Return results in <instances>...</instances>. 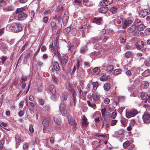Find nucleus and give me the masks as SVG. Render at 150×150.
<instances>
[{"label": "nucleus", "mask_w": 150, "mask_h": 150, "mask_svg": "<svg viewBox=\"0 0 150 150\" xmlns=\"http://www.w3.org/2000/svg\"><path fill=\"white\" fill-rule=\"evenodd\" d=\"M9 29L13 32H18L22 30V27L20 24L13 23L10 27Z\"/></svg>", "instance_id": "f257e3e1"}, {"label": "nucleus", "mask_w": 150, "mask_h": 150, "mask_svg": "<svg viewBox=\"0 0 150 150\" xmlns=\"http://www.w3.org/2000/svg\"><path fill=\"white\" fill-rule=\"evenodd\" d=\"M138 113V112L136 109H133L126 110V116L128 118H129L132 117H134Z\"/></svg>", "instance_id": "f03ea898"}, {"label": "nucleus", "mask_w": 150, "mask_h": 150, "mask_svg": "<svg viewBox=\"0 0 150 150\" xmlns=\"http://www.w3.org/2000/svg\"><path fill=\"white\" fill-rule=\"evenodd\" d=\"M102 115L105 121L108 122L109 120L110 113L107 111L105 108L101 110Z\"/></svg>", "instance_id": "7ed1b4c3"}, {"label": "nucleus", "mask_w": 150, "mask_h": 150, "mask_svg": "<svg viewBox=\"0 0 150 150\" xmlns=\"http://www.w3.org/2000/svg\"><path fill=\"white\" fill-rule=\"evenodd\" d=\"M133 21V18L131 17L125 20L124 22L122 23V27L123 28H127L128 25L132 23Z\"/></svg>", "instance_id": "20e7f679"}, {"label": "nucleus", "mask_w": 150, "mask_h": 150, "mask_svg": "<svg viewBox=\"0 0 150 150\" xmlns=\"http://www.w3.org/2000/svg\"><path fill=\"white\" fill-rule=\"evenodd\" d=\"M83 23L81 25V26L80 27L81 29H83L82 30V36H84V34L85 32L88 33L89 31V29L91 28V26L89 25L88 26L85 25V24L83 25Z\"/></svg>", "instance_id": "39448f33"}, {"label": "nucleus", "mask_w": 150, "mask_h": 150, "mask_svg": "<svg viewBox=\"0 0 150 150\" xmlns=\"http://www.w3.org/2000/svg\"><path fill=\"white\" fill-rule=\"evenodd\" d=\"M142 118L145 124H149L150 123V115L149 114L144 113Z\"/></svg>", "instance_id": "423d86ee"}, {"label": "nucleus", "mask_w": 150, "mask_h": 150, "mask_svg": "<svg viewBox=\"0 0 150 150\" xmlns=\"http://www.w3.org/2000/svg\"><path fill=\"white\" fill-rule=\"evenodd\" d=\"M59 110L63 116H65L67 114V111L64 104L61 103L60 105Z\"/></svg>", "instance_id": "0eeeda50"}, {"label": "nucleus", "mask_w": 150, "mask_h": 150, "mask_svg": "<svg viewBox=\"0 0 150 150\" xmlns=\"http://www.w3.org/2000/svg\"><path fill=\"white\" fill-rule=\"evenodd\" d=\"M102 67H103L104 69L109 73H110L113 71L114 69L112 65H110L106 67L103 65L102 66Z\"/></svg>", "instance_id": "6e6552de"}, {"label": "nucleus", "mask_w": 150, "mask_h": 150, "mask_svg": "<svg viewBox=\"0 0 150 150\" xmlns=\"http://www.w3.org/2000/svg\"><path fill=\"white\" fill-rule=\"evenodd\" d=\"M47 91L48 93L50 94L56 93V90L54 87L52 85H50L48 87Z\"/></svg>", "instance_id": "1a4fd4ad"}, {"label": "nucleus", "mask_w": 150, "mask_h": 150, "mask_svg": "<svg viewBox=\"0 0 150 150\" xmlns=\"http://www.w3.org/2000/svg\"><path fill=\"white\" fill-rule=\"evenodd\" d=\"M68 57L66 56H63L62 58L60 60V62L62 66L63 67L65 66V64L67 63Z\"/></svg>", "instance_id": "9d476101"}, {"label": "nucleus", "mask_w": 150, "mask_h": 150, "mask_svg": "<svg viewBox=\"0 0 150 150\" xmlns=\"http://www.w3.org/2000/svg\"><path fill=\"white\" fill-rule=\"evenodd\" d=\"M26 14L24 13H21L18 14V18L19 21H22L25 19Z\"/></svg>", "instance_id": "9b49d317"}, {"label": "nucleus", "mask_w": 150, "mask_h": 150, "mask_svg": "<svg viewBox=\"0 0 150 150\" xmlns=\"http://www.w3.org/2000/svg\"><path fill=\"white\" fill-rule=\"evenodd\" d=\"M112 2V0H103L100 3V5L107 6L111 4Z\"/></svg>", "instance_id": "f8f14e48"}, {"label": "nucleus", "mask_w": 150, "mask_h": 150, "mask_svg": "<svg viewBox=\"0 0 150 150\" xmlns=\"http://www.w3.org/2000/svg\"><path fill=\"white\" fill-rule=\"evenodd\" d=\"M81 121V125L83 127H86L88 124L87 119L85 116L83 117Z\"/></svg>", "instance_id": "ddd939ff"}, {"label": "nucleus", "mask_w": 150, "mask_h": 150, "mask_svg": "<svg viewBox=\"0 0 150 150\" xmlns=\"http://www.w3.org/2000/svg\"><path fill=\"white\" fill-rule=\"evenodd\" d=\"M103 20L101 18H94L92 20V22L96 24H99L101 23Z\"/></svg>", "instance_id": "4468645a"}, {"label": "nucleus", "mask_w": 150, "mask_h": 150, "mask_svg": "<svg viewBox=\"0 0 150 150\" xmlns=\"http://www.w3.org/2000/svg\"><path fill=\"white\" fill-rule=\"evenodd\" d=\"M106 6H103L101 7L98 10L99 12L103 13H106L108 10V7Z\"/></svg>", "instance_id": "2eb2a0df"}, {"label": "nucleus", "mask_w": 150, "mask_h": 150, "mask_svg": "<svg viewBox=\"0 0 150 150\" xmlns=\"http://www.w3.org/2000/svg\"><path fill=\"white\" fill-rule=\"evenodd\" d=\"M140 97L143 100H148L150 98L149 95L145 92H142L141 95Z\"/></svg>", "instance_id": "dca6fc26"}, {"label": "nucleus", "mask_w": 150, "mask_h": 150, "mask_svg": "<svg viewBox=\"0 0 150 150\" xmlns=\"http://www.w3.org/2000/svg\"><path fill=\"white\" fill-rule=\"evenodd\" d=\"M91 96L93 99V100H98L100 98V95L96 92H93Z\"/></svg>", "instance_id": "f3484780"}, {"label": "nucleus", "mask_w": 150, "mask_h": 150, "mask_svg": "<svg viewBox=\"0 0 150 150\" xmlns=\"http://www.w3.org/2000/svg\"><path fill=\"white\" fill-rule=\"evenodd\" d=\"M136 29L135 25H133L129 27L127 29V31L129 33H132L134 32Z\"/></svg>", "instance_id": "a211bd4d"}, {"label": "nucleus", "mask_w": 150, "mask_h": 150, "mask_svg": "<svg viewBox=\"0 0 150 150\" xmlns=\"http://www.w3.org/2000/svg\"><path fill=\"white\" fill-rule=\"evenodd\" d=\"M141 21H139L137 26V29L139 31H142L145 28V26L143 24H140Z\"/></svg>", "instance_id": "6ab92c4d"}, {"label": "nucleus", "mask_w": 150, "mask_h": 150, "mask_svg": "<svg viewBox=\"0 0 150 150\" xmlns=\"http://www.w3.org/2000/svg\"><path fill=\"white\" fill-rule=\"evenodd\" d=\"M113 18H114V20H115V23H116L118 24H121L122 22H123L122 19L120 17L117 16V18H116V17H114Z\"/></svg>", "instance_id": "aec40b11"}, {"label": "nucleus", "mask_w": 150, "mask_h": 150, "mask_svg": "<svg viewBox=\"0 0 150 150\" xmlns=\"http://www.w3.org/2000/svg\"><path fill=\"white\" fill-rule=\"evenodd\" d=\"M42 123L43 126H44V127L43 128V130H44L45 128L48 127L49 125V121L47 120L45 118L43 119Z\"/></svg>", "instance_id": "412c9836"}, {"label": "nucleus", "mask_w": 150, "mask_h": 150, "mask_svg": "<svg viewBox=\"0 0 150 150\" xmlns=\"http://www.w3.org/2000/svg\"><path fill=\"white\" fill-rule=\"evenodd\" d=\"M142 87L144 88H146L149 86V83L148 81H144L141 82Z\"/></svg>", "instance_id": "4be33fe9"}, {"label": "nucleus", "mask_w": 150, "mask_h": 150, "mask_svg": "<svg viewBox=\"0 0 150 150\" xmlns=\"http://www.w3.org/2000/svg\"><path fill=\"white\" fill-rule=\"evenodd\" d=\"M68 88L69 91L72 95L75 94V92L74 90V88L70 83H68Z\"/></svg>", "instance_id": "5701e85b"}, {"label": "nucleus", "mask_w": 150, "mask_h": 150, "mask_svg": "<svg viewBox=\"0 0 150 150\" xmlns=\"http://www.w3.org/2000/svg\"><path fill=\"white\" fill-rule=\"evenodd\" d=\"M67 119L68 120L69 123L70 125H76V122L74 119H71L70 117L69 116L67 117Z\"/></svg>", "instance_id": "b1692460"}, {"label": "nucleus", "mask_w": 150, "mask_h": 150, "mask_svg": "<svg viewBox=\"0 0 150 150\" xmlns=\"http://www.w3.org/2000/svg\"><path fill=\"white\" fill-rule=\"evenodd\" d=\"M69 18V16L64 14L63 18V23L64 25H65L67 22Z\"/></svg>", "instance_id": "393cba45"}, {"label": "nucleus", "mask_w": 150, "mask_h": 150, "mask_svg": "<svg viewBox=\"0 0 150 150\" xmlns=\"http://www.w3.org/2000/svg\"><path fill=\"white\" fill-rule=\"evenodd\" d=\"M53 119L54 122L57 125H60L61 123V122L60 118L57 117H53Z\"/></svg>", "instance_id": "a878e982"}, {"label": "nucleus", "mask_w": 150, "mask_h": 150, "mask_svg": "<svg viewBox=\"0 0 150 150\" xmlns=\"http://www.w3.org/2000/svg\"><path fill=\"white\" fill-rule=\"evenodd\" d=\"M53 67L54 69L56 71H58L60 69L59 64L57 62H55L53 64Z\"/></svg>", "instance_id": "bb28decb"}, {"label": "nucleus", "mask_w": 150, "mask_h": 150, "mask_svg": "<svg viewBox=\"0 0 150 150\" xmlns=\"http://www.w3.org/2000/svg\"><path fill=\"white\" fill-rule=\"evenodd\" d=\"M103 87L104 90L106 91H108L110 88L109 83H106L104 84Z\"/></svg>", "instance_id": "cd10ccee"}, {"label": "nucleus", "mask_w": 150, "mask_h": 150, "mask_svg": "<svg viewBox=\"0 0 150 150\" xmlns=\"http://www.w3.org/2000/svg\"><path fill=\"white\" fill-rule=\"evenodd\" d=\"M132 56V53L130 51H127L125 54V57L127 58H131Z\"/></svg>", "instance_id": "c85d7f7f"}, {"label": "nucleus", "mask_w": 150, "mask_h": 150, "mask_svg": "<svg viewBox=\"0 0 150 150\" xmlns=\"http://www.w3.org/2000/svg\"><path fill=\"white\" fill-rule=\"evenodd\" d=\"M148 14V13L146 11V10L141 11L139 13V16L142 17H144Z\"/></svg>", "instance_id": "c756f323"}, {"label": "nucleus", "mask_w": 150, "mask_h": 150, "mask_svg": "<svg viewBox=\"0 0 150 150\" xmlns=\"http://www.w3.org/2000/svg\"><path fill=\"white\" fill-rule=\"evenodd\" d=\"M100 71V69L98 67H95L94 68L93 73L94 75L98 74Z\"/></svg>", "instance_id": "7c9ffc66"}, {"label": "nucleus", "mask_w": 150, "mask_h": 150, "mask_svg": "<svg viewBox=\"0 0 150 150\" xmlns=\"http://www.w3.org/2000/svg\"><path fill=\"white\" fill-rule=\"evenodd\" d=\"M93 90L94 91L96 90L98 86V84L97 82H93L92 83Z\"/></svg>", "instance_id": "2f4dec72"}, {"label": "nucleus", "mask_w": 150, "mask_h": 150, "mask_svg": "<svg viewBox=\"0 0 150 150\" xmlns=\"http://www.w3.org/2000/svg\"><path fill=\"white\" fill-rule=\"evenodd\" d=\"M117 10V8L115 7L114 6L110 9V11L112 14H115Z\"/></svg>", "instance_id": "473e14b6"}, {"label": "nucleus", "mask_w": 150, "mask_h": 150, "mask_svg": "<svg viewBox=\"0 0 150 150\" xmlns=\"http://www.w3.org/2000/svg\"><path fill=\"white\" fill-rule=\"evenodd\" d=\"M73 44L74 45L75 47L76 48L80 43L79 41L78 40H76L73 42Z\"/></svg>", "instance_id": "72a5a7b5"}, {"label": "nucleus", "mask_w": 150, "mask_h": 150, "mask_svg": "<svg viewBox=\"0 0 150 150\" xmlns=\"http://www.w3.org/2000/svg\"><path fill=\"white\" fill-rule=\"evenodd\" d=\"M87 50V47L86 46L82 47L81 49L80 52L82 53H84Z\"/></svg>", "instance_id": "f704fd0d"}, {"label": "nucleus", "mask_w": 150, "mask_h": 150, "mask_svg": "<svg viewBox=\"0 0 150 150\" xmlns=\"http://www.w3.org/2000/svg\"><path fill=\"white\" fill-rule=\"evenodd\" d=\"M69 50L71 51H72L71 52H74V50L76 48L75 47L74 45L73 44H70L69 45Z\"/></svg>", "instance_id": "c9c22d12"}, {"label": "nucleus", "mask_w": 150, "mask_h": 150, "mask_svg": "<svg viewBox=\"0 0 150 150\" xmlns=\"http://www.w3.org/2000/svg\"><path fill=\"white\" fill-rule=\"evenodd\" d=\"M51 25L52 30H55L56 28L55 23L54 21H51Z\"/></svg>", "instance_id": "e433bc0d"}, {"label": "nucleus", "mask_w": 150, "mask_h": 150, "mask_svg": "<svg viewBox=\"0 0 150 150\" xmlns=\"http://www.w3.org/2000/svg\"><path fill=\"white\" fill-rule=\"evenodd\" d=\"M150 74V70H145L143 73V75L145 77H146L149 75Z\"/></svg>", "instance_id": "4c0bfd02"}, {"label": "nucleus", "mask_w": 150, "mask_h": 150, "mask_svg": "<svg viewBox=\"0 0 150 150\" xmlns=\"http://www.w3.org/2000/svg\"><path fill=\"white\" fill-rule=\"evenodd\" d=\"M130 145L129 142V141H127L123 144V146L124 148H126L128 147Z\"/></svg>", "instance_id": "58836bf2"}, {"label": "nucleus", "mask_w": 150, "mask_h": 150, "mask_svg": "<svg viewBox=\"0 0 150 150\" xmlns=\"http://www.w3.org/2000/svg\"><path fill=\"white\" fill-rule=\"evenodd\" d=\"M121 71L120 69H116L114 70L113 72V74L118 75L121 74Z\"/></svg>", "instance_id": "ea45409f"}, {"label": "nucleus", "mask_w": 150, "mask_h": 150, "mask_svg": "<svg viewBox=\"0 0 150 150\" xmlns=\"http://www.w3.org/2000/svg\"><path fill=\"white\" fill-rule=\"evenodd\" d=\"M6 8L7 11H11L13 10L14 7L12 5H9L7 6Z\"/></svg>", "instance_id": "a19ab883"}, {"label": "nucleus", "mask_w": 150, "mask_h": 150, "mask_svg": "<svg viewBox=\"0 0 150 150\" xmlns=\"http://www.w3.org/2000/svg\"><path fill=\"white\" fill-rule=\"evenodd\" d=\"M23 8H17L16 11V13L18 14L19 13H24L23 12Z\"/></svg>", "instance_id": "79ce46f5"}, {"label": "nucleus", "mask_w": 150, "mask_h": 150, "mask_svg": "<svg viewBox=\"0 0 150 150\" xmlns=\"http://www.w3.org/2000/svg\"><path fill=\"white\" fill-rule=\"evenodd\" d=\"M15 139L16 144L20 143L21 142V139L19 136L16 135L15 137Z\"/></svg>", "instance_id": "37998d69"}, {"label": "nucleus", "mask_w": 150, "mask_h": 150, "mask_svg": "<svg viewBox=\"0 0 150 150\" xmlns=\"http://www.w3.org/2000/svg\"><path fill=\"white\" fill-rule=\"evenodd\" d=\"M106 74L104 73L102 74V76L100 77V79L102 81H105V78Z\"/></svg>", "instance_id": "c03bdc74"}, {"label": "nucleus", "mask_w": 150, "mask_h": 150, "mask_svg": "<svg viewBox=\"0 0 150 150\" xmlns=\"http://www.w3.org/2000/svg\"><path fill=\"white\" fill-rule=\"evenodd\" d=\"M98 40V38L96 37L93 38L91 39V41L93 43H95L97 42Z\"/></svg>", "instance_id": "a18cd8bd"}, {"label": "nucleus", "mask_w": 150, "mask_h": 150, "mask_svg": "<svg viewBox=\"0 0 150 150\" xmlns=\"http://www.w3.org/2000/svg\"><path fill=\"white\" fill-rule=\"evenodd\" d=\"M8 59V58L6 56H3L1 59V62L3 64H4L5 61Z\"/></svg>", "instance_id": "49530a36"}, {"label": "nucleus", "mask_w": 150, "mask_h": 150, "mask_svg": "<svg viewBox=\"0 0 150 150\" xmlns=\"http://www.w3.org/2000/svg\"><path fill=\"white\" fill-rule=\"evenodd\" d=\"M73 101H74V105H75L76 102V98L75 94L72 95Z\"/></svg>", "instance_id": "de8ad7c7"}, {"label": "nucleus", "mask_w": 150, "mask_h": 150, "mask_svg": "<svg viewBox=\"0 0 150 150\" xmlns=\"http://www.w3.org/2000/svg\"><path fill=\"white\" fill-rule=\"evenodd\" d=\"M125 98V97L124 96H120L118 97V99L120 101H123Z\"/></svg>", "instance_id": "09e8293b"}, {"label": "nucleus", "mask_w": 150, "mask_h": 150, "mask_svg": "<svg viewBox=\"0 0 150 150\" xmlns=\"http://www.w3.org/2000/svg\"><path fill=\"white\" fill-rule=\"evenodd\" d=\"M117 113L114 112L112 113L111 115V117L113 119H115L116 115H117Z\"/></svg>", "instance_id": "8fccbe9b"}, {"label": "nucleus", "mask_w": 150, "mask_h": 150, "mask_svg": "<svg viewBox=\"0 0 150 150\" xmlns=\"http://www.w3.org/2000/svg\"><path fill=\"white\" fill-rule=\"evenodd\" d=\"M145 33L147 35H149L150 34V28H147L144 31Z\"/></svg>", "instance_id": "3c124183"}, {"label": "nucleus", "mask_w": 150, "mask_h": 150, "mask_svg": "<svg viewBox=\"0 0 150 150\" xmlns=\"http://www.w3.org/2000/svg\"><path fill=\"white\" fill-rule=\"evenodd\" d=\"M117 122V120H113L111 121V125L112 126H113L115 125Z\"/></svg>", "instance_id": "603ef678"}, {"label": "nucleus", "mask_w": 150, "mask_h": 150, "mask_svg": "<svg viewBox=\"0 0 150 150\" xmlns=\"http://www.w3.org/2000/svg\"><path fill=\"white\" fill-rule=\"evenodd\" d=\"M6 5V3L3 0L0 1V7L4 6Z\"/></svg>", "instance_id": "864d4df0"}, {"label": "nucleus", "mask_w": 150, "mask_h": 150, "mask_svg": "<svg viewBox=\"0 0 150 150\" xmlns=\"http://www.w3.org/2000/svg\"><path fill=\"white\" fill-rule=\"evenodd\" d=\"M71 28H67L64 30L63 31L64 33H67L69 32Z\"/></svg>", "instance_id": "5fc2aeb1"}, {"label": "nucleus", "mask_w": 150, "mask_h": 150, "mask_svg": "<svg viewBox=\"0 0 150 150\" xmlns=\"http://www.w3.org/2000/svg\"><path fill=\"white\" fill-rule=\"evenodd\" d=\"M52 94V95L51 96L50 98L51 99L53 100H55L56 99V94L55 93H51Z\"/></svg>", "instance_id": "6e6d98bb"}, {"label": "nucleus", "mask_w": 150, "mask_h": 150, "mask_svg": "<svg viewBox=\"0 0 150 150\" xmlns=\"http://www.w3.org/2000/svg\"><path fill=\"white\" fill-rule=\"evenodd\" d=\"M74 3L76 4L80 5L81 4V1L80 0H74Z\"/></svg>", "instance_id": "4d7b16f0"}, {"label": "nucleus", "mask_w": 150, "mask_h": 150, "mask_svg": "<svg viewBox=\"0 0 150 150\" xmlns=\"http://www.w3.org/2000/svg\"><path fill=\"white\" fill-rule=\"evenodd\" d=\"M49 48L50 49H51V51L52 52H53L54 50V47L53 46V43H52V44H50L49 46Z\"/></svg>", "instance_id": "13d9d810"}, {"label": "nucleus", "mask_w": 150, "mask_h": 150, "mask_svg": "<svg viewBox=\"0 0 150 150\" xmlns=\"http://www.w3.org/2000/svg\"><path fill=\"white\" fill-rule=\"evenodd\" d=\"M104 102L105 104H108L110 102V100L108 98H105L104 100Z\"/></svg>", "instance_id": "bf43d9fd"}, {"label": "nucleus", "mask_w": 150, "mask_h": 150, "mask_svg": "<svg viewBox=\"0 0 150 150\" xmlns=\"http://www.w3.org/2000/svg\"><path fill=\"white\" fill-rule=\"evenodd\" d=\"M44 110L47 112L49 111L50 110V108L48 105H45L44 107Z\"/></svg>", "instance_id": "052dcab7"}, {"label": "nucleus", "mask_w": 150, "mask_h": 150, "mask_svg": "<svg viewBox=\"0 0 150 150\" xmlns=\"http://www.w3.org/2000/svg\"><path fill=\"white\" fill-rule=\"evenodd\" d=\"M29 130L31 133H33L34 132V130L32 125H30L29 127Z\"/></svg>", "instance_id": "680f3d73"}, {"label": "nucleus", "mask_w": 150, "mask_h": 150, "mask_svg": "<svg viewBox=\"0 0 150 150\" xmlns=\"http://www.w3.org/2000/svg\"><path fill=\"white\" fill-rule=\"evenodd\" d=\"M136 47L137 49L139 50H142L143 49V47L141 45H137Z\"/></svg>", "instance_id": "e2e57ef3"}, {"label": "nucleus", "mask_w": 150, "mask_h": 150, "mask_svg": "<svg viewBox=\"0 0 150 150\" xmlns=\"http://www.w3.org/2000/svg\"><path fill=\"white\" fill-rule=\"evenodd\" d=\"M28 147V144L24 143L23 144V147L24 149H27Z\"/></svg>", "instance_id": "0e129e2a"}, {"label": "nucleus", "mask_w": 150, "mask_h": 150, "mask_svg": "<svg viewBox=\"0 0 150 150\" xmlns=\"http://www.w3.org/2000/svg\"><path fill=\"white\" fill-rule=\"evenodd\" d=\"M4 29L2 28L0 29V36H1L4 33Z\"/></svg>", "instance_id": "69168bd1"}, {"label": "nucleus", "mask_w": 150, "mask_h": 150, "mask_svg": "<svg viewBox=\"0 0 150 150\" xmlns=\"http://www.w3.org/2000/svg\"><path fill=\"white\" fill-rule=\"evenodd\" d=\"M39 103L40 105H42L44 103V102L43 100L40 99L39 100Z\"/></svg>", "instance_id": "338daca9"}, {"label": "nucleus", "mask_w": 150, "mask_h": 150, "mask_svg": "<svg viewBox=\"0 0 150 150\" xmlns=\"http://www.w3.org/2000/svg\"><path fill=\"white\" fill-rule=\"evenodd\" d=\"M48 19L47 17H45L43 18V21L45 23H47L48 21Z\"/></svg>", "instance_id": "774afa93"}]
</instances>
